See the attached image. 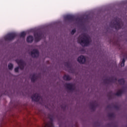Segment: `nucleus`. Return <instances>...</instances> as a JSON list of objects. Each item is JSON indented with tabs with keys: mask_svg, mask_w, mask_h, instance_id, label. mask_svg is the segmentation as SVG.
Listing matches in <instances>:
<instances>
[{
	"mask_svg": "<svg viewBox=\"0 0 127 127\" xmlns=\"http://www.w3.org/2000/svg\"><path fill=\"white\" fill-rule=\"evenodd\" d=\"M49 118L51 121V123L46 124L44 127H54V125H53V120H54V117L53 116H49Z\"/></svg>",
	"mask_w": 127,
	"mask_h": 127,
	"instance_id": "9d476101",
	"label": "nucleus"
},
{
	"mask_svg": "<svg viewBox=\"0 0 127 127\" xmlns=\"http://www.w3.org/2000/svg\"><path fill=\"white\" fill-rule=\"evenodd\" d=\"M63 78L64 80H65V81H70V80H71L72 79L71 77L69 76V75H66V74L64 75Z\"/></svg>",
	"mask_w": 127,
	"mask_h": 127,
	"instance_id": "dca6fc26",
	"label": "nucleus"
},
{
	"mask_svg": "<svg viewBox=\"0 0 127 127\" xmlns=\"http://www.w3.org/2000/svg\"><path fill=\"white\" fill-rule=\"evenodd\" d=\"M118 82L120 85H125V79L124 78H121L118 80Z\"/></svg>",
	"mask_w": 127,
	"mask_h": 127,
	"instance_id": "6ab92c4d",
	"label": "nucleus"
},
{
	"mask_svg": "<svg viewBox=\"0 0 127 127\" xmlns=\"http://www.w3.org/2000/svg\"><path fill=\"white\" fill-rule=\"evenodd\" d=\"M75 33H76V29H73L71 32V34H72V35H73V34Z\"/></svg>",
	"mask_w": 127,
	"mask_h": 127,
	"instance_id": "b1692460",
	"label": "nucleus"
},
{
	"mask_svg": "<svg viewBox=\"0 0 127 127\" xmlns=\"http://www.w3.org/2000/svg\"><path fill=\"white\" fill-rule=\"evenodd\" d=\"M90 109L92 111H95L96 110V108L98 107V103L96 101L91 102L90 105Z\"/></svg>",
	"mask_w": 127,
	"mask_h": 127,
	"instance_id": "ddd939ff",
	"label": "nucleus"
},
{
	"mask_svg": "<svg viewBox=\"0 0 127 127\" xmlns=\"http://www.w3.org/2000/svg\"><path fill=\"white\" fill-rule=\"evenodd\" d=\"M64 86L69 91H74L75 90V86L72 83H65Z\"/></svg>",
	"mask_w": 127,
	"mask_h": 127,
	"instance_id": "9b49d317",
	"label": "nucleus"
},
{
	"mask_svg": "<svg viewBox=\"0 0 127 127\" xmlns=\"http://www.w3.org/2000/svg\"><path fill=\"white\" fill-rule=\"evenodd\" d=\"M64 19L65 20H69V21H78V22H81L83 19L80 17H75L72 15H67L64 16Z\"/></svg>",
	"mask_w": 127,
	"mask_h": 127,
	"instance_id": "7ed1b4c3",
	"label": "nucleus"
},
{
	"mask_svg": "<svg viewBox=\"0 0 127 127\" xmlns=\"http://www.w3.org/2000/svg\"><path fill=\"white\" fill-rule=\"evenodd\" d=\"M17 36V34L15 33H10L4 36V38L5 40L7 41H11Z\"/></svg>",
	"mask_w": 127,
	"mask_h": 127,
	"instance_id": "39448f33",
	"label": "nucleus"
},
{
	"mask_svg": "<svg viewBox=\"0 0 127 127\" xmlns=\"http://www.w3.org/2000/svg\"><path fill=\"white\" fill-rule=\"evenodd\" d=\"M117 78L110 77L104 79L103 82L104 84H110V83H116V82H117Z\"/></svg>",
	"mask_w": 127,
	"mask_h": 127,
	"instance_id": "0eeeda50",
	"label": "nucleus"
},
{
	"mask_svg": "<svg viewBox=\"0 0 127 127\" xmlns=\"http://www.w3.org/2000/svg\"><path fill=\"white\" fill-rule=\"evenodd\" d=\"M25 35H26V34L24 32H22L20 34V37H25Z\"/></svg>",
	"mask_w": 127,
	"mask_h": 127,
	"instance_id": "412c9836",
	"label": "nucleus"
},
{
	"mask_svg": "<svg viewBox=\"0 0 127 127\" xmlns=\"http://www.w3.org/2000/svg\"><path fill=\"white\" fill-rule=\"evenodd\" d=\"M125 62H126V60L125 59H123L122 60V62L121 63V67H124V66H125Z\"/></svg>",
	"mask_w": 127,
	"mask_h": 127,
	"instance_id": "4be33fe9",
	"label": "nucleus"
},
{
	"mask_svg": "<svg viewBox=\"0 0 127 127\" xmlns=\"http://www.w3.org/2000/svg\"><path fill=\"white\" fill-rule=\"evenodd\" d=\"M43 36V33L41 31H38L37 32H35L34 34V36H35V41L36 42H38L41 40L42 38V36Z\"/></svg>",
	"mask_w": 127,
	"mask_h": 127,
	"instance_id": "423d86ee",
	"label": "nucleus"
},
{
	"mask_svg": "<svg viewBox=\"0 0 127 127\" xmlns=\"http://www.w3.org/2000/svg\"><path fill=\"white\" fill-rule=\"evenodd\" d=\"M77 42L80 43L82 46H88L91 42V39L89 36L83 34L82 36H79Z\"/></svg>",
	"mask_w": 127,
	"mask_h": 127,
	"instance_id": "f03ea898",
	"label": "nucleus"
},
{
	"mask_svg": "<svg viewBox=\"0 0 127 127\" xmlns=\"http://www.w3.org/2000/svg\"><path fill=\"white\" fill-rule=\"evenodd\" d=\"M36 80H37V76L36 74H33L31 78V81L32 83H34Z\"/></svg>",
	"mask_w": 127,
	"mask_h": 127,
	"instance_id": "f3484780",
	"label": "nucleus"
},
{
	"mask_svg": "<svg viewBox=\"0 0 127 127\" xmlns=\"http://www.w3.org/2000/svg\"><path fill=\"white\" fill-rule=\"evenodd\" d=\"M26 41L28 42V43H32V42H33V36H28L26 39Z\"/></svg>",
	"mask_w": 127,
	"mask_h": 127,
	"instance_id": "2eb2a0df",
	"label": "nucleus"
},
{
	"mask_svg": "<svg viewBox=\"0 0 127 127\" xmlns=\"http://www.w3.org/2000/svg\"><path fill=\"white\" fill-rule=\"evenodd\" d=\"M110 25L112 28H115L116 30H119V29L122 28V26L124 25V23L122 21V19L116 18L110 22Z\"/></svg>",
	"mask_w": 127,
	"mask_h": 127,
	"instance_id": "f257e3e1",
	"label": "nucleus"
},
{
	"mask_svg": "<svg viewBox=\"0 0 127 127\" xmlns=\"http://www.w3.org/2000/svg\"><path fill=\"white\" fill-rule=\"evenodd\" d=\"M9 70H12L13 69V64H9L8 65Z\"/></svg>",
	"mask_w": 127,
	"mask_h": 127,
	"instance_id": "aec40b11",
	"label": "nucleus"
},
{
	"mask_svg": "<svg viewBox=\"0 0 127 127\" xmlns=\"http://www.w3.org/2000/svg\"><path fill=\"white\" fill-rule=\"evenodd\" d=\"M110 105L107 106V108H110Z\"/></svg>",
	"mask_w": 127,
	"mask_h": 127,
	"instance_id": "cd10ccee",
	"label": "nucleus"
},
{
	"mask_svg": "<svg viewBox=\"0 0 127 127\" xmlns=\"http://www.w3.org/2000/svg\"><path fill=\"white\" fill-rule=\"evenodd\" d=\"M123 93H124V90H123V89H122L119 90V91H118L116 93H114V95H115V96H122Z\"/></svg>",
	"mask_w": 127,
	"mask_h": 127,
	"instance_id": "a211bd4d",
	"label": "nucleus"
},
{
	"mask_svg": "<svg viewBox=\"0 0 127 127\" xmlns=\"http://www.w3.org/2000/svg\"><path fill=\"white\" fill-rule=\"evenodd\" d=\"M31 99L33 102H39V100H42V97L40 94L36 93L32 96Z\"/></svg>",
	"mask_w": 127,
	"mask_h": 127,
	"instance_id": "6e6552de",
	"label": "nucleus"
},
{
	"mask_svg": "<svg viewBox=\"0 0 127 127\" xmlns=\"http://www.w3.org/2000/svg\"><path fill=\"white\" fill-rule=\"evenodd\" d=\"M115 109H116V110H119V107L118 106H114Z\"/></svg>",
	"mask_w": 127,
	"mask_h": 127,
	"instance_id": "bb28decb",
	"label": "nucleus"
},
{
	"mask_svg": "<svg viewBox=\"0 0 127 127\" xmlns=\"http://www.w3.org/2000/svg\"><path fill=\"white\" fill-rule=\"evenodd\" d=\"M108 116L109 118H115V114L114 113H110Z\"/></svg>",
	"mask_w": 127,
	"mask_h": 127,
	"instance_id": "5701e85b",
	"label": "nucleus"
},
{
	"mask_svg": "<svg viewBox=\"0 0 127 127\" xmlns=\"http://www.w3.org/2000/svg\"><path fill=\"white\" fill-rule=\"evenodd\" d=\"M64 66L67 68V69H69V70H72V64L69 62H67L64 63Z\"/></svg>",
	"mask_w": 127,
	"mask_h": 127,
	"instance_id": "4468645a",
	"label": "nucleus"
},
{
	"mask_svg": "<svg viewBox=\"0 0 127 127\" xmlns=\"http://www.w3.org/2000/svg\"><path fill=\"white\" fill-rule=\"evenodd\" d=\"M31 55L33 58H37L39 57V51L37 49H33L31 52Z\"/></svg>",
	"mask_w": 127,
	"mask_h": 127,
	"instance_id": "1a4fd4ad",
	"label": "nucleus"
},
{
	"mask_svg": "<svg viewBox=\"0 0 127 127\" xmlns=\"http://www.w3.org/2000/svg\"><path fill=\"white\" fill-rule=\"evenodd\" d=\"M77 61L80 64H84L86 62V58L84 56H80L78 58Z\"/></svg>",
	"mask_w": 127,
	"mask_h": 127,
	"instance_id": "f8f14e48",
	"label": "nucleus"
},
{
	"mask_svg": "<svg viewBox=\"0 0 127 127\" xmlns=\"http://www.w3.org/2000/svg\"><path fill=\"white\" fill-rule=\"evenodd\" d=\"M16 63L19 65V67H15L14 69L15 72H18V70L20 68L21 70H23L24 69V62L22 60H16Z\"/></svg>",
	"mask_w": 127,
	"mask_h": 127,
	"instance_id": "20e7f679",
	"label": "nucleus"
},
{
	"mask_svg": "<svg viewBox=\"0 0 127 127\" xmlns=\"http://www.w3.org/2000/svg\"><path fill=\"white\" fill-rule=\"evenodd\" d=\"M113 44H115V45H119V43H118V41L113 43Z\"/></svg>",
	"mask_w": 127,
	"mask_h": 127,
	"instance_id": "a878e982",
	"label": "nucleus"
},
{
	"mask_svg": "<svg viewBox=\"0 0 127 127\" xmlns=\"http://www.w3.org/2000/svg\"><path fill=\"white\" fill-rule=\"evenodd\" d=\"M111 94H112V92L109 93L108 96L109 97V98L111 99L112 98V96H111Z\"/></svg>",
	"mask_w": 127,
	"mask_h": 127,
	"instance_id": "393cba45",
	"label": "nucleus"
}]
</instances>
